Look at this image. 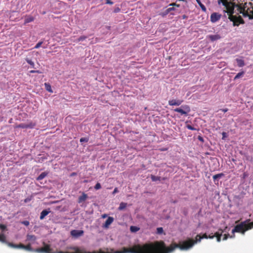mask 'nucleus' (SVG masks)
I'll return each mask as SVG.
<instances>
[{
  "instance_id": "43",
  "label": "nucleus",
  "mask_w": 253,
  "mask_h": 253,
  "mask_svg": "<svg viewBox=\"0 0 253 253\" xmlns=\"http://www.w3.org/2000/svg\"><path fill=\"white\" fill-rule=\"evenodd\" d=\"M229 234H225L224 235V237L223 238V240H226L228 239V238L229 237Z\"/></svg>"
},
{
  "instance_id": "1",
  "label": "nucleus",
  "mask_w": 253,
  "mask_h": 253,
  "mask_svg": "<svg viewBox=\"0 0 253 253\" xmlns=\"http://www.w3.org/2000/svg\"><path fill=\"white\" fill-rule=\"evenodd\" d=\"M203 238H208V236L206 233L204 234L202 236L197 235L195 240L189 239L187 240L180 242L178 244H171L169 247H167L163 241H159L153 243H146L143 247L137 246L136 247L142 250L141 252H143L139 253H170L177 248H179L181 250H188L192 248L195 244L198 242H200L201 239Z\"/></svg>"
},
{
  "instance_id": "30",
  "label": "nucleus",
  "mask_w": 253,
  "mask_h": 253,
  "mask_svg": "<svg viewBox=\"0 0 253 253\" xmlns=\"http://www.w3.org/2000/svg\"><path fill=\"white\" fill-rule=\"evenodd\" d=\"M164 232V230L162 227H158L157 228V233L158 234H162Z\"/></svg>"
},
{
  "instance_id": "28",
  "label": "nucleus",
  "mask_w": 253,
  "mask_h": 253,
  "mask_svg": "<svg viewBox=\"0 0 253 253\" xmlns=\"http://www.w3.org/2000/svg\"><path fill=\"white\" fill-rule=\"evenodd\" d=\"M87 38V37L86 36H82L79 37L78 39H77V42H80L81 41H83Z\"/></svg>"
},
{
  "instance_id": "23",
  "label": "nucleus",
  "mask_w": 253,
  "mask_h": 253,
  "mask_svg": "<svg viewBox=\"0 0 253 253\" xmlns=\"http://www.w3.org/2000/svg\"><path fill=\"white\" fill-rule=\"evenodd\" d=\"M245 74V72L242 71L239 73H238L236 76L235 77H234V80H236L239 78H240L241 77H243V75Z\"/></svg>"
},
{
  "instance_id": "55",
  "label": "nucleus",
  "mask_w": 253,
  "mask_h": 253,
  "mask_svg": "<svg viewBox=\"0 0 253 253\" xmlns=\"http://www.w3.org/2000/svg\"><path fill=\"white\" fill-rule=\"evenodd\" d=\"M235 237V235L234 234L233 236H231L230 237L231 238H232V237Z\"/></svg>"
},
{
  "instance_id": "13",
  "label": "nucleus",
  "mask_w": 253,
  "mask_h": 253,
  "mask_svg": "<svg viewBox=\"0 0 253 253\" xmlns=\"http://www.w3.org/2000/svg\"><path fill=\"white\" fill-rule=\"evenodd\" d=\"M51 212L50 209L48 208L46 210H43L41 212L40 216V218L41 220H42L44 218V217L50 212Z\"/></svg>"
},
{
  "instance_id": "4",
  "label": "nucleus",
  "mask_w": 253,
  "mask_h": 253,
  "mask_svg": "<svg viewBox=\"0 0 253 253\" xmlns=\"http://www.w3.org/2000/svg\"><path fill=\"white\" fill-rule=\"evenodd\" d=\"M190 111V108L187 105H182L180 107L174 109V112L180 113L181 115L186 116L188 115Z\"/></svg>"
},
{
  "instance_id": "5",
  "label": "nucleus",
  "mask_w": 253,
  "mask_h": 253,
  "mask_svg": "<svg viewBox=\"0 0 253 253\" xmlns=\"http://www.w3.org/2000/svg\"><path fill=\"white\" fill-rule=\"evenodd\" d=\"M43 247L40 248H37L35 249L34 252L38 253H56L51 252V249L50 246L48 244H46L45 243H43Z\"/></svg>"
},
{
  "instance_id": "27",
  "label": "nucleus",
  "mask_w": 253,
  "mask_h": 253,
  "mask_svg": "<svg viewBox=\"0 0 253 253\" xmlns=\"http://www.w3.org/2000/svg\"><path fill=\"white\" fill-rule=\"evenodd\" d=\"M26 62H27L29 64H30V65L31 66V67H32V68H35V67H34V66H35V64H34V62L32 61V60H31V59H29V58H26Z\"/></svg>"
},
{
  "instance_id": "41",
  "label": "nucleus",
  "mask_w": 253,
  "mask_h": 253,
  "mask_svg": "<svg viewBox=\"0 0 253 253\" xmlns=\"http://www.w3.org/2000/svg\"><path fill=\"white\" fill-rule=\"evenodd\" d=\"M6 228V226L4 224H0V229L2 230H4Z\"/></svg>"
},
{
  "instance_id": "6",
  "label": "nucleus",
  "mask_w": 253,
  "mask_h": 253,
  "mask_svg": "<svg viewBox=\"0 0 253 253\" xmlns=\"http://www.w3.org/2000/svg\"><path fill=\"white\" fill-rule=\"evenodd\" d=\"M244 17H249L250 19H253V6H251L247 9L244 8L240 11Z\"/></svg>"
},
{
  "instance_id": "19",
  "label": "nucleus",
  "mask_w": 253,
  "mask_h": 253,
  "mask_svg": "<svg viewBox=\"0 0 253 253\" xmlns=\"http://www.w3.org/2000/svg\"><path fill=\"white\" fill-rule=\"evenodd\" d=\"M221 232L219 233V232H217L214 234V237L216 238V240L217 242H220L221 241V237L222 236V234L223 233V230H220Z\"/></svg>"
},
{
  "instance_id": "53",
  "label": "nucleus",
  "mask_w": 253,
  "mask_h": 253,
  "mask_svg": "<svg viewBox=\"0 0 253 253\" xmlns=\"http://www.w3.org/2000/svg\"><path fill=\"white\" fill-rule=\"evenodd\" d=\"M56 253H65V252H63V251H59V252H55Z\"/></svg>"
},
{
  "instance_id": "45",
  "label": "nucleus",
  "mask_w": 253,
  "mask_h": 253,
  "mask_svg": "<svg viewBox=\"0 0 253 253\" xmlns=\"http://www.w3.org/2000/svg\"><path fill=\"white\" fill-rule=\"evenodd\" d=\"M119 192L118 190V188L116 187L114 191H113L112 192V194L113 195H115L116 193H118Z\"/></svg>"
},
{
  "instance_id": "51",
  "label": "nucleus",
  "mask_w": 253,
  "mask_h": 253,
  "mask_svg": "<svg viewBox=\"0 0 253 253\" xmlns=\"http://www.w3.org/2000/svg\"><path fill=\"white\" fill-rule=\"evenodd\" d=\"M23 223L25 225H28L29 224V222L28 221H24Z\"/></svg>"
},
{
  "instance_id": "57",
  "label": "nucleus",
  "mask_w": 253,
  "mask_h": 253,
  "mask_svg": "<svg viewBox=\"0 0 253 253\" xmlns=\"http://www.w3.org/2000/svg\"><path fill=\"white\" fill-rule=\"evenodd\" d=\"M138 172H142V171H138Z\"/></svg>"
},
{
  "instance_id": "7",
  "label": "nucleus",
  "mask_w": 253,
  "mask_h": 253,
  "mask_svg": "<svg viewBox=\"0 0 253 253\" xmlns=\"http://www.w3.org/2000/svg\"><path fill=\"white\" fill-rule=\"evenodd\" d=\"M221 17V14L217 12H213L211 15V21L212 23H215Z\"/></svg>"
},
{
  "instance_id": "39",
  "label": "nucleus",
  "mask_w": 253,
  "mask_h": 253,
  "mask_svg": "<svg viewBox=\"0 0 253 253\" xmlns=\"http://www.w3.org/2000/svg\"><path fill=\"white\" fill-rule=\"evenodd\" d=\"M46 175H39V176L37 178L38 180H40L42 179Z\"/></svg>"
},
{
  "instance_id": "56",
  "label": "nucleus",
  "mask_w": 253,
  "mask_h": 253,
  "mask_svg": "<svg viewBox=\"0 0 253 253\" xmlns=\"http://www.w3.org/2000/svg\"><path fill=\"white\" fill-rule=\"evenodd\" d=\"M71 174H76V172H72Z\"/></svg>"
},
{
  "instance_id": "15",
  "label": "nucleus",
  "mask_w": 253,
  "mask_h": 253,
  "mask_svg": "<svg viewBox=\"0 0 253 253\" xmlns=\"http://www.w3.org/2000/svg\"><path fill=\"white\" fill-rule=\"evenodd\" d=\"M237 66L239 67H243L245 65V62L243 60L239 58L236 59Z\"/></svg>"
},
{
  "instance_id": "11",
  "label": "nucleus",
  "mask_w": 253,
  "mask_h": 253,
  "mask_svg": "<svg viewBox=\"0 0 253 253\" xmlns=\"http://www.w3.org/2000/svg\"><path fill=\"white\" fill-rule=\"evenodd\" d=\"M169 6H172V7H169V9H172V11H174L177 13H179L180 12V10L178 9V8L180 6V4H176V3H171L169 4Z\"/></svg>"
},
{
  "instance_id": "26",
  "label": "nucleus",
  "mask_w": 253,
  "mask_h": 253,
  "mask_svg": "<svg viewBox=\"0 0 253 253\" xmlns=\"http://www.w3.org/2000/svg\"><path fill=\"white\" fill-rule=\"evenodd\" d=\"M222 175H213V179L215 184H218V179L221 177Z\"/></svg>"
},
{
  "instance_id": "35",
  "label": "nucleus",
  "mask_w": 253,
  "mask_h": 253,
  "mask_svg": "<svg viewBox=\"0 0 253 253\" xmlns=\"http://www.w3.org/2000/svg\"><path fill=\"white\" fill-rule=\"evenodd\" d=\"M101 188V184L99 183H97L95 186H94V188L95 190H99Z\"/></svg>"
},
{
  "instance_id": "42",
  "label": "nucleus",
  "mask_w": 253,
  "mask_h": 253,
  "mask_svg": "<svg viewBox=\"0 0 253 253\" xmlns=\"http://www.w3.org/2000/svg\"><path fill=\"white\" fill-rule=\"evenodd\" d=\"M120 11H121V9L119 7H117L114 9V12L118 13V12H119Z\"/></svg>"
},
{
  "instance_id": "20",
  "label": "nucleus",
  "mask_w": 253,
  "mask_h": 253,
  "mask_svg": "<svg viewBox=\"0 0 253 253\" xmlns=\"http://www.w3.org/2000/svg\"><path fill=\"white\" fill-rule=\"evenodd\" d=\"M197 2L198 3L200 7L201 8L203 11L206 12L207 8L206 6L201 2L200 0H196Z\"/></svg>"
},
{
  "instance_id": "21",
  "label": "nucleus",
  "mask_w": 253,
  "mask_h": 253,
  "mask_svg": "<svg viewBox=\"0 0 253 253\" xmlns=\"http://www.w3.org/2000/svg\"><path fill=\"white\" fill-rule=\"evenodd\" d=\"M127 206V203L124 202H121L118 208L119 211H122L124 210Z\"/></svg>"
},
{
  "instance_id": "40",
  "label": "nucleus",
  "mask_w": 253,
  "mask_h": 253,
  "mask_svg": "<svg viewBox=\"0 0 253 253\" xmlns=\"http://www.w3.org/2000/svg\"><path fill=\"white\" fill-rule=\"evenodd\" d=\"M25 248V245L22 244H19L17 245V248L22 249H24Z\"/></svg>"
},
{
  "instance_id": "33",
  "label": "nucleus",
  "mask_w": 253,
  "mask_h": 253,
  "mask_svg": "<svg viewBox=\"0 0 253 253\" xmlns=\"http://www.w3.org/2000/svg\"><path fill=\"white\" fill-rule=\"evenodd\" d=\"M34 20V18L32 17H28L26 19L25 21L27 23L31 22Z\"/></svg>"
},
{
  "instance_id": "38",
  "label": "nucleus",
  "mask_w": 253,
  "mask_h": 253,
  "mask_svg": "<svg viewBox=\"0 0 253 253\" xmlns=\"http://www.w3.org/2000/svg\"><path fill=\"white\" fill-rule=\"evenodd\" d=\"M42 42H39L36 45V46H35V48H39L41 45L42 44Z\"/></svg>"
},
{
  "instance_id": "17",
  "label": "nucleus",
  "mask_w": 253,
  "mask_h": 253,
  "mask_svg": "<svg viewBox=\"0 0 253 253\" xmlns=\"http://www.w3.org/2000/svg\"><path fill=\"white\" fill-rule=\"evenodd\" d=\"M151 179L154 181H160L162 180H164L165 178H161V177L158 176V175H151Z\"/></svg>"
},
{
  "instance_id": "9",
  "label": "nucleus",
  "mask_w": 253,
  "mask_h": 253,
  "mask_svg": "<svg viewBox=\"0 0 253 253\" xmlns=\"http://www.w3.org/2000/svg\"><path fill=\"white\" fill-rule=\"evenodd\" d=\"M35 124L32 123H30L28 124L26 123H21L17 126V127L21 128H32L34 127Z\"/></svg>"
},
{
  "instance_id": "49",
  "label": "nucleus",
  "mask_w": 253,
  "mask_h": 253,
  "mask_svg": "<svg viewBox=\"0 0 253 253\" xmlns=\"http://www.w3.org/2000/svg\"><path fill=\"white\" fill-rule=\"evenodd\" d=\"M220 110L221 111L223 112L224 113H225L228 111V109L227 108H224V109H220Z\"/></svg>"
},
{
  "instance_id": "47",
  "label": "nucleus",
  "mask_w": 253,
  "mask_h": 253,
  "mask_svg": "<svg viewBox=\"0 0 253 253\" xmlns=\"http://www.w3.org/2000/svg\"><path fill=\"white\" fill-rule=\"evenodd\" d=\"M222 138L223 139L227 136V133L226 132H223L222 133Z\"/></svg>"
},
{
  "instance_id": "10",
  "label": "nucleus",
  "mask_w": 253,
  "mask_h": 253,
  "mask_svg": "<svg viewBox=\"0 0 253 253\" xmlns=\"http://www.w3.org/2000/svg\"><path fill=\"white\" fill-rule=\"evenodd\" d=\"M83 234V230H73L71 231V235L76 238L82 236Z\"/></svg>"
},
{
  "instance_id": "54",
  "label": "nucleus",
  "mask_w": 253,
  "mask_h": 253,
  "mask_svg": "<svg viewBox=\"0 0 253 253\" xmlns=\"http://www.w3.org/2000/svg\"><path fill=\"white\" fill-rule=\"evenodd\" d=\"M41 174H47L45 173V172H42Z\"/></svg>"
},
{
  "instance_id": "25",
  "label": "nucleus",
  "mask_w": 253,
  "mask_h": 253,
  "mask_svg": "<svg viewBox=\"0 0 253 253\" xmlns=\"http://www.w3.org/2000/svg\"><path fill=\"white\" fill-rule=\"evenodd\" d=\"M24 249L30 252H34L35 250L32 248L31 245L30 243L27 245H25V248Z\"/></svg>"
},
{
  "instance_id": "18",
  "label": "nucleus",
  "mask_w": 253,
  "mask_h": 253,
  "mask_svg": "<svg viewBox=\"0 0 253 253\" xmlns=\"http://www.w3.org/2000/svg\"><path fill=\"white\" fill-rule=\"evenodd\" d=\"M27 240L31 242H34L36 240L37 238L34 235H27Z\"/></svg>"
},
{
  "instance_id": "50",
  "label": "nucleus",
  "mask_w": 253,
  "mask_h": 253,
  "mask_svg": "<svg viewBox=\"0 0 253 253\" xmlns=\"http://www.w3.org/2000/svg\"><path fill=\"white\" fill-rule=\"evenodd\" d=\"M198 138L200 141H201L202 142H204V139L202 136H199Z\"/></svg>"
},
{
  "instance_id": "31",
  "label": "nucleus",
  "mask_w": 253,
  "mask_h": 253,
  "mask_svg": "<svg viewBox=\"0 0 253 253\" xmlns=\"http://www.w3.org/2000/svg\"><path fill=\"white\" fill-rule=\"evenodd\" d=\"M6 244H7V245L10 247L14 248H17V245L14 244L12 243L7 242Z\"/></svg>"
},
{
  "instance_id": "29",
  "label": "nucleus",
  "mask_w": 253,
  "mask_h": 253,
  "mask_svg": "<svg viewBox=\"0 0 253 253\" xmlns=\"http://www.w3.org/2000/svg\"><path fill=\"white\" fill-rule=\"evenodd\" d=\"M172 9H169V8H167L163 13H162V15L163 16H166L167 15H168L169 12H170L171 11H172Z\"/></svg>"
},
{
  "instance_id": "52",
  "label": "nucleus",
  "mask_w": 253,
  "mask_h": 253,
  "mask_svg": "<svg viewBox=\"0 0 253 253\" xmlns=\"http://www.w3.org/2000/svg\"><path fill=\"white\" fill-rule=\"evenodd\" d=\"M187 16L186 15H183L182 16V19H186V18H187Z\"/></svg>"
},
{
  "instance_id": "32",
  "label": "nucleus",
  "mask_w": 253,
  "mask_h": 253,
  "mask_svg": "<svg viewBox=\"0 0 253 253\" xmlns=\"http://www.w3.org/2000/svg\"><path fill=\"white\" fill-rule=\"evenodd\" d=\"M88 140H89L88 138H87V137H82L80 139V141L81 143H83V142H87Z\"/></svg>"
},
{
  "instance_id": "37",
  "label": "nucleus",
  "mask_w": 253,
  "mask_h": 253,
  "mask_svg": "<svg viewBox=\"0 0 253 253\" xmlns=\"http://www.w3.org/2000/svg\"><path fill=\"white\" fill-rule=\"evenodd\" d=\"M30 73H39V74H41V73H42V72H41L40 70H31V71H30Z\"/></svg>"
},
{
  "instance_id": "44",
  "label": "nucleus",
  "mask_w": 253,
  "mask_h": 253,
  "mask_svg": "<svg viewBox=\"0 0 253 253\" xmlns=\"http://www.w3.org/2000/svg\"><path fill=\"white\" fill-rule=\"evenodd\" d=\"M105 1H106L105 3L106 4H113L114 3L113 1H112L110 0H106Z\"/></svg>"
},
{
  "instance_id": "46",
  "label": "nucleus",
  "mask_w": 253,
  "mask_h": 253,
  "mask_svg": "<svg viewBox=\"0 0 253 253\" xmlns=\"http://www.w3.org/2000/svg\"><path fill=\"white\" fill-rule=\"evenodd\" d=\"M214 237V235H212V233L208 236V238L213 239Z\"/></svg>"
},
{
  "instance_id": "48",
  "label": "nucleus",
  "mask_w": 253,
  "mask_h": 253,
  "mask_svg": "<svg viewBox=\"0 0 253 253\" xmlns=\"http://www.w3.org/2000/svg\"><path fill=\"white\" fill-rule=\"evenodd\" d=\"M31 200V198H26L25 200H24V202L25 203H27L29 201H30Z\"/></svg>"
},
{
  "instance_id": "14",
  "label": "nucleus",
  "mask_w": 253,
  "mask_h": 253,
  "mask_svg": "<svg viewBox=\"0 0 253 253\" xmlns=\"http://www.w3.org/2000/svg\"><path fill=\"white\" fill-rule=\"evenodd\" d=\"M88 198V196L84 192H82V194L80 196L78 200V202L80 204L84 202Z\"/></svg>"
},
{
  "instance_id": "3",
  "label": "nucleus",
  "mask_w": 253,
  "mask_h": 253,
  "mask_svg": "<svg viewBox=\"0 0 253 253\" xmlns=\"http://www.w3.org/2000/svg\"><path fill=\"white\" fill-rule=\"evenodd\" d=\"M251 219H248L244 221L241 222L237 224L232 230V233H240L244 235L247 231H248L253 228V221L251 222Z\"/></svg>"
},
{
  "instance_id": "36",
  "label": "nucleus",
  "mask_w": 253,
  "mask_h": 253,
  "mask_svg": "<svg viewBox=\"0 0 253 253\" xmlns=\"http://www.w3.org/2000/svg\"><path fill=\"white\" fill-rule=\"evenodd\" d=\"M186 127L189 130H196V129L195 128H194L192 126L189 125H187Z\"/></svg>"
},
{
  "instance_id": "24",
  "label": "nucleus",
  "mask_w": 253,
  "mask_h": 253,
  "mask_svg": "<svg viewBox=\"0 0 253 253\" xmlns=\"http://www.w3.org/2000/svg\"><path fill=\"white\" fill-rule=\"evenodd\" d=\"M0 242L4 243H6V236L3 233L0 234Z\"/></svg>"
},
{
  "instance_id": "2",
  "label": "nucleus",
  "mask_w": 253,
  "mask_h": 253,
  "mask_svg": "<svg viewBox=\"0 0 253 253\" xmlns=\"http://www.w3.org/2000/svg\"><path fill=\"white\" fill-rule=\"evenodd\" d=\"M222 4L226 9V12L229 15V19L231 21L234 23V25L238 26L240 24H244V21L241 16L234 15V8L231 5V3L228 2L227 0H218V3Z\"/></svg>"
},
{
  "instance_id": "8",
  "label": "nucleus",
  "mask_w": 253,
  "mask_h": 253,
  "mask_svg": "<svg viewBox=\"0 0 253 253\" xmlns=\"http://www.w3.org/2000/svg\"><path fill=\"white\" fill-rule=\"evenodd\" d=\"M221 38L219 34H216L215 35H209L207 36L206 39L209 40L211 42L216 41Z\"/></svg>"
},
{
  "instance_id": "34",
  "label": "nucleus",
  "mask_w": 253,
  "mask_h": 253,
  "mask_svg": "<svg viewBox=\"0 0 253 253\" xmlns=\"http://www.w3.org/2000/svg\"><path fill=\"white\" fill-rule=\"evenodd\" d=\"M139 229V228H138L137 227H135V226H131L130 227V230L132 231V232H136L137 231H138Z\"/></svg>"
},
{
  "instance_id": "16",
  "label": "nucleus",
  "mask_w": 253,
  "mask_h": 253,
  "mask_svg": "<svg viewBox=\"0 0 253 253\" xmlns=\"http://www.w3.org/2000/svg\"><path fill=\"white\" fill-rule=\"evenodd\" d=\"M114 221V218L112 217L109 216L107 220L105 221L104 226L105 227H108L109 225H110Z\"/></svg>"
},
{
  "instance_id": "12",
  "label": "nucleus",
  "mask_w": 253,
  "mask_h": 253,
  "mask_svg": "<svg viewBox=\"0 0 253 253\" xmlns=\"http://www.w3.org/2000/svg\"><path fill=\"white\" fill-rule=\"evenodd\" d=\"M182 102V100L179 99H171L169 101L170 106H179Z\"/></svg>"
},
{
  "instance_id": "22",
  "label": "nucleus",
  "mask_w": 253,
  "mask_h": 253,
  "mask_svg": "<svg viewBox=\"0 0 253 253\" xmlns=\"http://www.w3.org/2000/svg\"><path fill=\"white\" fill-rule=\"evenodd\" d=\"M44 86L47 91L49 92H52L53 91L51 89V87L50 84L49 83H44Z\"/></svg>"
}]
</instances>
